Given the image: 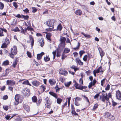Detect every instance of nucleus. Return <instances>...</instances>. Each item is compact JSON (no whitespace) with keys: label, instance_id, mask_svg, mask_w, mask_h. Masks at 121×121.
I'll return each mask as SVG.
<instances>
[{"label":"nucleus","instance_id":"obj_49","mask_svg":"<svg viewBox=\"0 0 121 121\" xmlns=\"http://www.w3.org/2000/svg\"><path fill=\"white\" fill-rule=\"evenodd\" d=\"M65 53H62V54L61 55L62 57H61V59L63 60H64L65 59V58L67 57V56L65 54Z\"/></svg>","mask_w":121,"mask_h":121},{"label":"nucleus","instance_id":"obj_17","mask_svg":"<svg viewBox=\"0 0 121 121\" xmlns=\"http://www.w3.org/2000/svg\"><path fill=\"white\" fill-rule=\"evenodd\" d=\"M104 115L105 118H108L111 115V113L108 112H106L104 113Z\"/></svg>","mask_w":121,"mask_h":121},{"label":"nucleus","instance_id":"obj_8","mask_svg":"<svg viewBox=\"0 0 121 121\" xmlns=\"http://www.w3.org/2000/svg\"><path fill=\"white\" fill-rule=\"evenodd\" d=\"M15 84V81L13 80H8L6 81V84L8 85H10L11 86L14 85Z\"/></svg>","mask_w":121,"mask_h":121},{"label":"nucleus","instance_id":"obj_14","mask_svg":"<svg viewBox=\"0 0 121 121\" xmlns=\"http://www.w3.org/2000/svg\"><path fill=\"white\" fill-rule=\"evenodd\" d=\"M30 90L28 89H27L26 90V91L23 94L24 95L26 96L27 97L29 96L30 95Z\"/></svg>","mask_w":121,"mask_h":121},{"label":"nucleus","instance_id":"obj_60","mask_svg":"<svg viewBox=\"0 0 121 121\" xmlns=\"http://www.w3.org/2000/svg\"><path fill=\"white\" fill-rule=\"evenodd\" d=\"M74 104L75 105L77 106H79L80 105V104H79L77 101L76 100H75Z\"/></svg>","mask_w":121,"mask_h":121},{"label":"nucleus","instance_id":"obj_40","mask_svg":"<svg viewBox=\"0 0 121 121\" xmlns=\"http://www.w3.org/2000/svg\"><path fill=\"white\" fill-rule=\"evenodd\" d=\"M41 40H42V43L41 41V42L40 43V46H41L42 47H43L44 44V42L43 38H41Z\"/></svg>","mask_w":121,"mask_h":121},{"label":"nucleus","instance_id":"obj_33","mask_svg":"<svg viewBox=\"0 0 121 121\" xmlns=\"http://www.w3.org/2000/svg\"><path fill=\"white\" fill-rule=\"evenodd\" d=\"M15 60L13 62L12 65L13 67L14 68H15L17 63V61L16 59H15Z\"/></svg>","mask_w":121,"mask_h":121},{"label":"nucleus","instance_id":"obj_7","mask_svg":"<svg viewBox=\"0 0 121 121\" xmlns=\"http://www.w3.org/2000/svg\"><path fill=\"white\" fill-rule=\"evenodd\" d=\"M116 96L117 99L121 100V92L119 90L116 92Z\"/></svg>","mask_w":121,"mask_h":121},{"label":"nucleus","instance_id":"obj_28","mask_svg":"<svg viewBox=\"0 0 121 121\" xmlns=\"http://www.w3.org/2000/svg\"><path fill=\"white\" fill-rule=\"evenodd\" d=\"M102 67L101 66H100L97 69H95L94 71H95L96 73H99L100 72V70L102 69Z\"/></svg>","mask_w":121,"mask_h":121},{"label":"nucleus","instance_id":"obj_20","mask_svg":"<svg viewBox=\"0 0 121 121\" xmlns=\"http://www.w3.org/2000/svg\"><path fill=\"white\" fill-rule=\"evenodd\" d=\"M45 100L46 101V104H51L52 102L50 101L49 98L47 97H46Z\"/></svg>","mask_w":121,"mask_h":121},{"label":"nucleus","instance_id":"obj_48","mask_svg":"<svg viewBox=\"0 0 121 121\" xmlns=\"http://www.w3.org/2000/svg\"><path fill=\"white\" fill-rule=\"evenodd\" d=\"M26 54L28 57L30 58H31L32 57L31 54L30 52L28 51H27Z\"/></svg>","mask_w":121,"mask_h":121},{"label":"nucleus","instance_id":"obj_25","mask_svg":"<svg viewBox=\"0 0 121 121\" xmlns=\"http://www.w3.org/2000/svg\"><path fill=\"white\" fill-rule=\"evenodd\" d=\"M63 28L61 25L60 23L59 24L57 27V30H59L60 31H61Z\"/></svg>","mask_w":121,"mask_h":121},{"label":"nucleus","instance_id":"obj_15","mask_svg":"<svg viewBox=\"0 0 121 121\" xmlns=\"http://www.w3.org/2000/svg\"><path fill=\"white\" fill-rule=\"evenodd\" d=\"M49 94L53 96L56 99L57 97V94L52 91H50L49 92Z\"/></svg>","mask_w":121,"mask_h":121},{"label":"nucleus","instance_id":"obj_44","mask_svg":"<svg viewBox=\"0 0 121 121\" xmlns=\"http://www.w3.org/2000/svg\"><path fill=\"white\" fill-rule=\"evenodd\" d=\"M82 97H84V98H85L87 100V102L89 103V105H90V102L88 98L85 95H82Z\"/></svg>","mask_w":121,"mask_h":121},{"label":"nucleus","instance_id":"obj_51","mask_svg":"<svg viewBox=\"0 0 121 121\" xmlns=\"http://www.w3.org/2000/svg\"><path fill=\"white\" fill-rule=\"evenodd\" d=\"M87 54L88 55V60H90V58H92V55H91V53H87Z\"/></svg>","mask_w":121,"mask_h":121},{"label":"nucleus","instance_id":"obj_59","mask_svg":"<svg viewBox=\"0 0 121 121\" xmlns=\"http://www.w3.org/2000/svg\"><path fill=\"white\" fill-rule=\"evenodd\" d=\"M91 70L90 69H89L86 72V73L87 75H90L91 74Z\"/></svg>","mask_w":121,"mask_h":121},{"label":"nucleus","instance_id":"obj_9","mask_svg":"<svg viewBox=\"0 0 121 121\" xmlns=\"http://www.w3.org/2000/svg\"><path fill=\"white\" fill-rule=\"evenodd\" d=\"M98 49L100 55L101 57H102L104 55V52L101 48L99 47L98 48Z\"/></svg>","mask_w":121,"mask_h":121},{"label":"nucleus","instance_id":"obj_23","mask_svg":"<svg viewBox=\"0 0 121 121\" xmlns=\"http://www.w3.org/2000/svg\"><path fill=\"white\" fill-rule=\"evenodd\" d=\"M32 102L34 103L37 102V97L35 95L32 97Z\"/></svg>","mask_w":121,"mask_h":121},{"label":"nucleus","instance_id":"obj_5","mask_svg":"<svg viewBox=\"0 0 121 121\" xmlns=\"http://www.w3.org/2000/svg\"><path fill=\"white\" fill-rule=\"evenodd\" d=\"M59 72L60 74L64 75H66L68 73L67 71L64 69H60L59 70Z\"/></svg>","mask_w":121,"mask_h":121},{"label":"nucleus","instance_id":"obj_42","mask_svg":"<svg viewBox=\"0 0 121 121\" xmlns=\"http://www.w3.org/2000/svg\"><path fill=\"white\" fill-rule=\"evenodd\" d=\"M28 30H30V31H34V29L31 27V26H28L26 28Z\"/></svg>","mask_w":121,"mask_h":121},{"label":"nucleus","instance_id":"obj_36","mask_svg":"<svg viewBox=\"0 0 121 121\" xmlns=\"http://www.w3.org/2000/svg\"><path fill=\"white\" fill-rule=\"evenodd\" d=\"M12 30L15 32H19L20 31V30H19L18 27H16L14 29H13Z\"/></svg>","mask_w":121,"mask_h":121},{"label":"nucleus","instance_id":"obj_64","mask_svg":"<svg viewBox=\"0 0 121 121\" xmlns=\"http://www.w3.org/2000/svg\"><path fill=\"white\" fill-rule=\"evenodd\" d=\"M96 82L97 81L95 79H94L93 80V81H92V84L93 85H94V86L96 84Z\"/></svg>","mask_w":121,"mask_h":121},{"label":"nucleus","instance_id":"obj_52","mask_svg":"<svg viewBox=\"0 0 121 121\" xmlns=\"http://www.w3.org/2000/svg\"><path fill=\"white\" fill-rule=\"evenodd\" d=\"M76 89L79 90H82V86H81L80 85H79L77 87H76Z\"/></svg>","mask_w":121,"mask_h":121},{"label":"nucleus","instance_id":"obj_31","mask_svg":"<svg viewBox=\"0 0 121 121\" xmlns=\"http://www.w3.org/2000/svg\"><path fill=\"white\" fill-rule=\"evenodd\" d=\"M8 44L4 42L2 44L1 46V48H5L7 47Z\"/></svg>","mask_w":121,"mask_h":121},{"label":"nucleus","instance_id":"obj_27","mask_svg":"<svg viewBox=\"0 0 121 121\" xmlns=\"http://www.w3.org/2000/svg\"><path fill=\"white\" fill-rule=\"evenodd\" d=\"M9 62L8 60H6L4 61L2 64V65H9Z\"/></svg>","mask_w":121,"mask_h":121},{"label":"nucleus","instance_id":"obj_35","mask_svg":"<svg viewBox=\"0 0 121 121\" xmlns=\"http://www.w3.org/2000/svg\"><path fill=\"white\" fill-rule=\"evenodd\" d=\"M98 105L97 104H95L94 105L92 110L93 111L95 110L98 108Z\"/></svg>","mask_w":121,"mask_h":121},{"label":"nucleus","instance_id":"obj_10","mask_svg":"<svg viewBox=\"0 0 121 121\" xmlns=\"http://www.w3.org/2000/svg\"><path fill=\"white\" fill-rule=\"evenodd\" d=\"M44 54L45 53L43 52H42L40 53L37 54V59L38 60L41 59L42 58V56L44 55Z\"/></svg>","mask_w":121,"mask_h":121},{"label":"nucleus","instance_id":"obj_29","mask_svg":"<svg viewBox=\"0 0 121 121\" xmlns=\"http://www.w3.org/2000/svg\"><path fill=\"white\" fill-rule=\"evenodd\" d=\"M71 82H72L71 81H70L69 82H65L64 84L65 86L68 87H69Z\"/></svg>","mask_w":121,"mask_h":121},{"label":"nucleus","instance_id":"obj_63","mask_svg":"<svg viewBox=\"0 0 121 121\" xmlns=\"http://www.w3.org/2000/svg\"><path fill=\"white\" fill-rule=\"evenodd\" d=\"M85 51L83 50H81L79 52V54L80 55H82V54L85 53Z\"/></svg>","mask_w":121,"mask_h":121},{"label":"nucleus","instance_id":"obj_12","mask_svg":"<svg viewBox=\"0 0 121 121\" xmlns=\"http://www.w3.org/2000/svg\"><path fill=\"white\" fill-rule=\"evenodd\" d=\"M52 36V34L51 33L49 32L48 34L46 35V37L47 39L50 41H51V37Z\"/></svg>","mask_w":121,"mask_h":121},{"label":"nucleus","instance_id":"obj_39","mask_svg":"<svg viewBox=\"0 0 121 121\" xmlns=\"http://www.w3.org/2000/svg\"><path fill=\"white\" fill-rule=\"evenodd\" d=\"M42 101V99L41 98L39 99L38 100L37 102L36 103V104L38 106H39L40 104L41 103Z\"/></svg>","mask_w":121,"mask_h":121},{"label":"nucleus","instance_id":"obj_6","mask_svg":"<svg viewBox=\"0 0 121 121\" xmlns=\"http://www.w3.org/2000/svg\"><path fill=\"white\" fill-rule=\"evenodd\" d=\"M56 21L54 19H49L48 25V26L50 27H51L54 26V23Z\"/></svg>","mask_w":121,"mask_h":121},{"label":"nucleus","instance_id":"obj_37","mask_svg":"<svg viewBox=\"0 0 121 121\" xmlns=\"http://www.w3.org/2000/svg\"><path fill=\"white\" fill-rule=\"evenodd\" d=\"M67 101L66 100V101L65 102V103L62 106V109L61 110L62 112L63 111V109H64V108L67 105Z\"/></svg>","mask_w":121,"mask_h":121},{"label":"nucleus","instance_id":"obj_3","mask_svg":"<svg viewBox=\"0 0 121 121\" xmlns=\"http://www.w3.org/2000/svg\"><path fill=\"white\" fill-rule=\"evenodd\" d=\"M102 95H99L100 99H101L102 101L104 102L105 101V100L107 101V103L108 101L109 102V105H111V103L109 101H108V97H107V96L105 95V94L104 93L102 94Z\"/></svg>","mask_w":121,"mask_h":121},{"label":"nucleus","instance_id":"obj_30","mask_svg":"<svg viewBox=\"0 0 121 121\" xmlns=\"http://www.w3.org/2000/svg\"><path fill=\"white\" fill-rule=\"evenodd\" d=\"M81 34L83 35L85 38H91V36L87 34H85L83 32H82Z\"/></svg>","mask_w":121,"mask_h":121},{"label":"nucleus","instance_id":"obj_34","mask_svg":"<svg viewBox=\"0 0 121 121\" xmlns=\"http://www.w3.org/2000/svg\"><path fill=\"white\" fill-rule=\"evenodd\" d=\"M71 113L73 115V116H79L78 114L76 112L75 110H72L71 111Z\"/></svg>","mask_w":121,"mask_h":121},{"label":"nucleus","instance_id":"obj_11","mask_svg":"<svg viewBox=\"0 0 121 121\" xmlns=\"http://www.w3.org/2000/svg\"><path fill=\"white\" fill-rule=\"evenodd\" d=\"M33 85L36 86H38L40 84V82L37 80H35L32 82Z\"/></svg>","mask_w":121,"mask_h":121},{"label":"nucleus","instance_id":"obj_2","mask_svg":"<svg viewBox=\"0 0 121 121\" xmlns=\"http://www.w3.org/2000/svg\"><path fill=\"white\" fill-rule=\"evenodd\" d=\"M13 15L15 17L18 18H23L24 20H28L29 18V16L28 15H25L22 14L21 15L19 14H18L17 15L14 14Z\"/></svg>","mask_w":121,"mask_h":121},{"label":"nucleus","instance_id":"obj_18","mask_svg":"<svg viewBox=\"0 0 121 121\" xmlns=\"http://www.w3.org/2000/svg\"><path fill=\"white\" fill-rule=\"evenodd\" d=\"M66 40V39L65 37H63L61 36H60V41L61 42L65 43V42Z\"/></svg>","mask_w":121,"mask_h":121},{"label":"nucleus","instance_id":"obj_26","mask_svg":"<svg viewBox=\"0 0 121 121\" xmlns=\"http://www.w3.org/2000/svg\"><path fill=\"white\" fill-rule=\"evenodd\" d=\"M56 102L58 104H60L62 101L63 100L60 98H57Z\"/></svg>","mask_w":121,"mask_h":121},{"label":"nucleus","instance_id":"obj_54","mask_svg":"<svg viewBox=\"0 0 121 121\" xmlns=\"http://www.w3.org/2000/svg\"><path fill=\"white\" fill-rule=\"evenodd\" d=\"M105 78L103 79L101 81V84L102 86H103L104 85V83L105 82Z\"/></svg>","mask_w":121,"mask_h":121},{"label":"nucleus","instance_id":"obj_50","mask_svg":"<svg viewBox=\"0 0 121 121\" xmlns=\"http://www.w3.org/2000/svg\"><path fill=\"white\" fill-rule=\"evenodd\" d=\"M93 86H94V85H93L92 84V81H91L89 84L88 86V88L89 89L91 88Z\"/></svg>","mask_w":121,"mask_h":121},{"label":"nucleus","instance_id":"obj_19","mask_svg":"<svg viewBox=\"0 0 121 121\" xmlns=\"http://www.w3.org/2000/svg\"><path fill=\"white\" fill-rule=\"evenodd\" d=\"M20 96V95L18 94H16L15 96L14 99L15 101L16 102L19 101V98Z\"/></svg>","mask_w":121,"mask_h":121},{"label":"nucleus","instance_id":"obj_4","mask_svg":"<svg viewBox=\"0 0 121 121\" xmlns=\"http://www.w3.org/2000/svg\"><path fill=\"white\" fill-rule=\"evenodd\" d=\"M65 43H64L61 42L59 44L58 48L57 49H60L61 50H63L64 48L65 47Z\"/></svg>","mask_w":121,"mask_h":121},{"label":"nucleus","instance_id":"obj_16","mask_svg":"<svg viewBox=\"0 0 121 121\" xmlns=\"http://www.w3.org/2000/svg\"><path fill=\"white\" fill-rule=\"evenodd\" d=\"M76 62L77 63H78L79 65H83V63L81 61L79 58H76Z\"/></svg>","mask_w":121,"mask_h":121},{"label":"nucleus","instance_id":"obj_22","mask_svg":"<svg viewBox=\"0 0 121 121\" xmlns=\"http://www.w3.org/2000/svg\"><path fill=\"white\" fill-rule=\"evenodd\" d=\"M22 84L24 85H29L30 86H31V85L29 81L28 80L24 81L22 83Z\"/></svg>","mask_w":121,"mask_h":121},{"label":"nucleus","instance_id":"obj_32","mask_svg":"<svg viewBox=\"0 0 121 121\" xmlns=\"http://www.w3.org/2000/svg\"><path fill=\"white\" fill-rule=\"evenodd\" d=\"M44 60L45 61L47 62L50 60V58L48 57V56H46L45 57H44Z\"/></svg>","mask_w":121,"mask_h":121},{"label":"nucleus","instance_id":"obj_46","mask_svg":"<svg viewBox=\"0 0 121 121\" xmlns=\"http://www.w3.org/2000/svg\"><path fill=\"white\" fill-rule=\"evenodd\" d=\"M87 58H88L87 55H86L84 56L83 60L84 61L86 62L87 61Z\"/></svg>","mask_w":121,"mask_h":121},{"label":"nucleus","instance_id":"obj_58","mask_svg":"<svg viewBox=\"0 0 121 121\" xmlns=\"http://www.w3.org/2000/svg\"><path fill=\"white\" fill-rule=\"evenodd\" d=\"M82 98H80L79 97H77L75 98V99L76 101H81L82 100Z\"/></svg>","mask_w":121,"mask_h":121},{"label":"nucleus","instance_id":"obj_13","mask_svg":"<svg viewBox=\"0 0 121 121\" xmlns=\"http://www.w3.org/2000/svg\"><path fill=\"white\" fill-rule=\"evenodd\" d=\"M49 82L51 86H53L55 84L56 81L54 79H50L49 80Z\"/></svg>","mask_w":121,"mask_h":121},{"label":"nucleus","instance_id":"obj_21","mask_svg":"<svg viewBox=\"0 0 121 121\" xmlns=\"http://www.w3.org/2000/svg\"><path fill=\"white\" fill-rule=\"evenodd\" d=\"M70 51V49L68 48H65L63 53L66 54L69 52Z\"/></svg>","mask_w":121,"mask_h":121},{"label":"nucleus","instance_id":"obj_55","mask_svg":"<svg viewBox=\"0 0 121 121\" xmlns=\"http://www.w3.org/2000/svg\"><path fill=\"white\" fill-rule=\"evenodd\" d=\"M23 11H24L25 13H29V10L27 8H26L25 9L23 10Z\"/></svg>","mask_w":121,"mask_h":121},{"label":"nucleus","instance_id":"obj_24","mask_svg":"<svg viewBox=\"0 0 121 121\" xmlns=\"http://www.w3.org/2000/svg\"><path fill=\"white\" fill-rule=\"evenodd\" d=\"M82 11H81L79 10L78 9L76 10L75 12V14L76 15L78 14L79 15H81L82 14Z\"/></svg>","mask_w":121,"mask_h":121},{"label":"nucleus","instance_id":"obj_38","mask_svg":"<svg viewBox=\"0 0 121 121\" xmlns=\"http://www.w3.org/2000/svg\"><path fill=\"white\" fill-rule=\"evenodd\" d=\"M3 108L4 109L5 111H7L9 108H10V106H3Z\"/></svg>","mask_w":121,"mask_h":121},{"label":"nucleus","instance_id":"obj_45","mask_svg":"<svg viewBox=\"0 0 121 121\" xmlns=\"http://www.w3.org/2000/svg\"><path fill=\"white\" fill-rule=\"evenodd\" d=\"M13 5L15 7V9L17 8L18 7V5L16 2H14L13 3Z\"/></svg>","mask_w":121,"mask_h":121},{"label":"nucleus","instance_id":"obj_47","mask_svg":"<svg viewBox=\"0 0 121 121\" xmlns=\"http://www.w3.org/2000/svg\"><path fill=\"white\" fill-rule=\"evenodd\" d=\"M32 8L33 9L32 12L33 13H35L36 12L37 10V9L35 7H32Z\"/></svg>","mask_w":121,"mask_h":121},{"label":"nucleus","instance_id":"obj_61","mask_svg":"<svg viewBox=\"0 0 121 121\" xmlns=\"http://www.w3.org/2000/svg\"><path fill=\"white\" fill-rule=\"evenodd\" d=\"M110 117V119L112 121L114 120L115 119V117L113 115H111Z\"/></svg>","mask_w":121,"mask_h":121},{"label":"nucleus","instance_id":"obj_1","mask_svg":"<svg viewBox=\"0 0 121 121\" xmlns=\"http://www.w3.org/2000/svg\"><path fill=\"white\" fill-rule=\"evenodd\" d=\"M17 47L16 46H14L13 48H11V52L9 54L10 57L13 59L14 56L17 54Z\"/></svg>","mask_w":121,"mask_h":121},{"label":"nucleus","instance_id":"obj_62","mask_svg":"<svg viewBox=\"0 0 121 121\" xmlns=\"http://www.w3.org/2000/svg\"><path fill=\"white\" fill-rule=\"evenodd\" d=\"M8 98V96L7 95H5L4 96L3 98V99L4 100L7 99Z\"/></svg>","mask_w":121,"mask_h":121},{"label":"nucleus","instance_id":"obj_43","mask_svg":"<svg viewBox=\"0 0 121 121\" xmlns=\"http://www.w3.org/2000/svg\"><path fill=\"white\" fill-rule=\"evenodd\" d=\"M52 27V28L49 27L48 28H47L45 29V30L48 31H51L54 28V26H53Z\"/></svg>","mask_w":121,"mask_h":121},{"label":"nucleus","instance_id":"obj_57","mask_svg":"<svg viewBox=\"0 0 121 121\" xmlns=\"http://www.w3.org/2000/svg\"><path fill=\"white\" fill-rule=\"evenodd\" d=\"M112 106L113 107H115L117 104V103L115 102L113 100L112 101Z\"/></svg>","mask_w":121,"mask_h":121},{"label":"nucleus","instance_id":"obj_56","mask_svg":"<svg viewBox=\"0 0 121 121\" xmlns=\"http://www.w3.org/2000/svg\"><path fill=\"white\" fill-rule=\"evenodd\" d=\"M5 43H6L7 44H8L9 43H10V41H9V40L8 38H6V39H5Z\"/></svg>","mask_w":121,"mask_h":121},{"label":"nucleus","instance_id":"obj_53","mask_svg":"<svg viewBox=\"0 0 121 121\" xmlns=\"http://www.w3.org/2000/svg\"><path fill=\"white\" fill-rule=\"evenodd\" d=\"M110 88V85L109 84H108L106 87L105 89L106 91H108L109 90Z\"/></svg>","mask_w":121,"mask_h":121},{"label":"nucleus","instance_id":"obj_41","mask_svg":"<svg viewBox=\"0 0 121 121\" xmlns=\"http://www.w3.org/2000/svg\"><path fill=\"white\" fill-rule=\"evenodd\" d=\"M4 5L3 3L0 2V9L2 10L4 7Z\"/></svg>","mask_w":121,"mask_h":121}]
</instances>
